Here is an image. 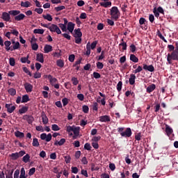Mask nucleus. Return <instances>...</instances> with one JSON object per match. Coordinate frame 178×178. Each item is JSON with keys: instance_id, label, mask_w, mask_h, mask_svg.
<instances>
[{"instance_id": "1", "label": "nucleus", "mask_w": 178, "mask_h": 178, "mask_svg": "<svg viewBox=\"0 0 178 178\" xmlns=\"http://www.w3.org/2000/svg\"><path fill=\"white\" fill-rule=\"evenodd\" d=\"M111 19L117 22L118 19L120 17V11L116 6H113L110 10Z\"/></svg>"}, {"instance_id": "2", "label": "nucleus", "mask_w": 178, "mask_h": 178, "mask_svg": "<svg viewBox=\"0 0 178 178\" xmlns=\"http://www.w3.org/2000/svg\"><path fill=\"white\" fill-rule=\"evenodd\" d=\"M167 60L169 65H172V60H178V51H174L167 56Z\"/></svg>"}, {"instance_id": "3", "label": "nucleus", "mask_w": 178, "mask_h": 178, "mask_svg": "<svg viewBox=\"0 0 178 178\" xmlns=\"http://www.w3.org/2000/svg\"><path fill=\"white\" fill-rule=\"evenodd\" d=\"M49 30L51 33H56V34H62V31H60V29H59V26L56 24H52L51 26L49 27Z\"/></svg>"}, {"instance_id": "4", "label": "nucleus", "mask_w": 178, "mask_h": 178, "mask_svg": "<svg viewBox=\"0 0 178 178\" xmlns=\"http://www.w3.org/2000/svg\"><path fill=\"white\" fill-rule=\"evenodd\" d=\"M41 140H45L47 143H49L51 140H52V134H49L47 135V134H42L40 135Z\"/></svg>"}, {"instance_id": "5", "label": "nucleus", "mask_w": 178, "mask_h": 178, "mask_svg": "<svg viewBox=\"0 0 178 178\" xmlns=\"http://www.w3.org/2000/svg\"><path fill=\"white\" fill-rule=\"evenodd\" d=\"M6 108L8 113H13V112H15V109H16V106L12 104H6Z\"/></svg>"}, {"instance_id": "6", "label": "nucleus", "mask_w": 178, "mask_h": 178, "mask_svg": "<svg viewBox=\"0 0 178 178\" xmlns=\"http://www.w3.org/2000/svg\"><path fill=\"white\" fill-rule=\"evenodd\" d=\"M1 18L3 19V20H4V22H10V14L9 13V12H3L2 13Z\"/></svg>"}, {"instance_id": "7", "label": "nucleus", "mask_w": 178, "mask_h": 178, "mask_svg": "<svg viewBox=\"0 0 178 178\" xmlns=\"http://www.w3.org/2000/svg\"><path fill=\"white\" fill-rule=\"evenodd\" d=\"M122 137H131V129L130 128H127L125 131L121 133Z\"/></svg>"}, {"instance_id": "8", "label": "nucleus", "mask_w": 178, "mask_h": 178, "mask_svg": "<svg viewBox=\"0 0 178 178\" xmlns=\"http://www.w3.org/2000/svg\"><path fill=\"white\" fill-rule=\"evenodd\" d=\"M99 122L106 123V122H111V117L109 115H102L99 118Z\"/></svg>"}, {"instance_id": "9", "label": "nucleus", "mask_w": 178, "mask_h": 178, "mask_svg": "<svg viewBox=\"0 0 178 178\" xmlns=\"http://www.w3.org/2000/svg\"><path fill=\"white\" fill-rule=\"evenodd\" d=\"M72 131H73V133H74V135L72 136V138H73L74 140H76V138H77V137H79V133H80V128L74 127Z\"/></svg>"}, {"instance_id": "10", "label": "nucleus", "mask_w": 178, "mask_h": 178, "mask_svg": "<svg viewBox=\"0 0 178 178\" xmlns=\"http://www.w3.org/2000/svg\"><path fill=\"white\" fill-rule=\"evenodd\" d=\"M24 86L26 92H31V91H33V85L31 83H25Z\"/></svg>"}, {"instance_id": "11", "label": "nucleus", "mask_w": 178, "mask_h": 178, "mask_svg": "<svg viewBox=\"0 0 178 178\" xmlns=\"http://www.w3.org/2000/svg\"><path fill=\"white\" fill-rule=\"evenodd\" d=\"M144 70H148V72H154L155 68L152 65H147V64H143Z\"/></svg>"}, {"instance_id": "12", "label": "nucleus", "mask_w": 178, "mask_h": 178, "mask_svg": "<svg viewBox=\"0 0 178 178\" xmlns=\"http://www.w3.org/2000/svg\"><path fill=\"white\" fill-rule=\"evenodd\" d=\"M36 60L40 63H44V54L39 53L36 55Z\"/></svg>"}, {"instance_id": "13", "label": "nucleus", "mask_w": 178, "mask_h": 178, "mask_svg": "<svg viewBox=\"0 0 178 178\" xmlns=\"http://www.w3.org/2000/svg\"><path fill=\"white\" fill-rule=\"evenodd\" d=\"M100 6H103V8H111L112 6V2L111 1H105V2H100Z\"/></svg>"}, {"instance_id": "14", "label": "nucleus", "mask_w": 178, "mask_h": 178, "mask_svg": "<svg viewBox=\"0 0 178 178\" xmlns=\"http://www.w3.org/2000/svg\"><path fill=\"white\" fill-rule=\"evenodd\" d=\"M129 83L131 84V86H134V84L136 83V75L134 74H131L130 75Z\"/></svg>"}, {"instance_id": "15", "label": "nucleus", "mask_w": 178, "mask_h": 178, "mask_svg": "<svg viewBox=\"0 0 178 178\" xmlns=\"http://www.w3.org/2000/svg\"><path fill=\"white\" fill-rule=\"evenodd\" d=\"M42 123L43 124H48V117H47V115H45V113L42 112Z\"/></svg>"}, {"instance_id": "16", "label": "nucleus", "mask_w": 178, "mask_h": 178, "mask_svg": "<svg viewBox=\"0 0 178 178\" xmlns=\"http://www.w3.org/2000/svg\"><path fill=\"white\" fill-rule=\"evenodd\" d=\"M155 88H156V86H155V84L152 83L147 88L146 91L149 94L152 92V91H154Z\"/></svg>"}, {"instance_id": "17", "label": "nucleus", "mask_w": 178, "mask_h": 178, "mask_svg": "<svg viewBox=\"0 0 178 178\" xmlns=\"http://www.w3.org/2000/svg\"><path fill=\"white\" fill-rule=\"evenodd\" d=\"M44 54H49V52H52V46L49 44H46L44 47Z\"/></svg>"}, {"instance_id": "18", "label": "nucleus", "mask_w": 178, "mask_h": 178, "mask_svg": "<svg viewBox=\"0 0 178 178\" xmlns=\"http://www.w3.org/2000/svg\"><path fill=\"white\" fill-rule=\"evenodd\" d=\"M12 44V42L10 41H6L4 42V45L6 47V51H13V49L10 48V45Z\"/></svg>"}, {"instance_id": "19", "label": "nucleus", "mask_w": 178, "mask_h": 178, "mask_svg": "<svg viewBox=\"0 0 178 178\" xmlns=\"http://www.w3.org/2000/svg\"><path fill=\"white\" fill-rule=\"evenodd\" d=\"M67 29L70 33H73V31L74 30V24L72 22H68Z\"/></svg>"}, {"instance_id": "20", "label": "nucleus", "mask_w": 178, "mask_h": 178, "mask_svg": "<svg viewBox=\"0 0 178 178\" xmlns=\"http://www.w3.org/2000/svg\"><path fill=\"white\" fill-rule=\"evenodd\" d=\"M20 62H22V63H27L28 65H30V63H31V61L29 60V55L26 57L21 58Z\"/></svg>"}, {"instance_id": "21", "label": "nucleus", "mask_w": 178, "mask_h": 178, "mask_svg": "<svg viewBox=\"0 0 178 178\" xmlns=\"http://www.w3.org/2000/svg\"><path fill=\"white\" fill-rule=\"evenodd\" d=\"M24 17H26L24 14H18V15L15 17V20H17V22H20V20H23Z\"/></svg>"}, {"instance_id": "22", "label": "nucleus", "mask_w": 178, "mask_h": 178, "mask_svg": "<svg viewBox=\"0 0 178 178\" xmlns=\"http://www.w3.org/2000/svg\"><path fill=\"white\" fill-rule=\"evenodd\" d=\"M65 143H66V139L65 138H61L59 141L56 140L54 142V145H63V144H65Z\"/></svg>"}, {"instance_id": "23", "label": "nucleus", "mask_w": 178, "mask_h": 178, "mask_svg": "<svg viewBox=\"0 0 178 178\" xmlns=\"http://www.w3.org/2000/svg\"><path fill=\"white\" fill-rule=\"evenodd\" d=\"M21 6L22 8H30V6H31V3L29 1H22Z\"/></svg>"}, {"instance_id": "24", "label": "nucleus", "mask_w": 178, "mask_h": 178, "mask_svg": "<svg viewBox=\"0 0 178 178\" xmlns=\"http://www.w3.org/2000/svg\"><path fill=\"white\" fill-rule=\"evenodd\" d=\"M42 17L44 20H47L48 22H52L53 20L52 15L50 14L43 15Z\"/></svg>"}, {"instance_id": "25", "label": "nucleus", "mask_w": 178, "mask_h": 178, "mask_svg": "<svg viewBox=\"0 0 178 178\" xmlns=\"http://www.w3.org/2000/svg\"><path fill=\"white\" fill-rule=\"evenodd\" d=\"M130 60H131V62H134V63H137L138 62V58H137V56H136V55L134 54H131Z\"/></svg>"}, {"instance_id": "26", "label": "nucleus", "mask_w": 178, "mask_h": 178, "mask_svg": "<svg viewBox=\"0 0 178 178\" xmlns=\"http://www.w3.org/2000/svg\"><path fill=\"white\" fill-rule=\"evenodd\" d=\"M15 136L18 138H23L24 137V134L22 132H20L19 131H17L15 132Z\"/></svg>"}, {"instance_id": "27", "label": "nucleus", "mask_w": 178, "mask_h": 178, "mask_svg": "<svg viewBox=\"0 0 178 178\" xmlns=\"http://www.w3.org/2000/svg\"><path fill=\"white\" fill-rule=\"evenodd\" d=\"M165 131H166L168 136H170V134H172L173 133V129L168 125H166Z\"/></svg>"}, {"instance_id": "28", "label": "nucleus", "mask_w": 178, "mask_h": 178, "mask_svg": "<svg viewBox=\"0 0 178 178\" xmlns=\"http://www.w3.org/2000/svg\"><path fill=\"white\" fill-rule=\"evenodd\" d=\"M9 14L12 16H17V15H20V10H14L9 11Z\"/></svg>"}, {"instance_id": "29", "label": "nucleus", "mask_w": 178, "mask_h": 178, "mask_svg": "<svg viewBox=\"0 0 178 178\" xmlns=\"http://www.w3.org/2000/svg\"><path fill=\"white\" fill-rule=\"evenodd\" d=\"M19 178H27L26 177V170H24V168L21 169Z\"/></svg>"}, {"instance_id": "30", "label": "nucleus", "mask_w": 178, "mask_h": 178, "mask_svg": "<svg viewBox=\"0 0 178 178\" xmlns=\"http://www.w3.org/2000/svg\"><path fill=\"white\" fill-rule=\"evenodd\" d=\"M44 31H45L44 29H36L33 30L34 34H44Z\"/></svg>"}, {"instance_id": "31", "label": "nucleus", "mask_w": 178, "mask_h": 178, "mask_svg": "<svg viewBox=\"0 0 178 178\" xmlns=\"http://www.w3.org/2000/svg\"><path fill=\"white\" fill-rule=\"evenodd\" d=\"M29 101H30L29 95H24L22 96V101H21L22 103L29 102Z\"/></svg>"}, {"instance_id": "32", "label": "nucleus", "mask_w": 178, "mask_h": 178, "mask_svg": "<svg viewBox=\"0 0 178 178\" xmlns=\"http://www.w3.org/2000/svg\"><path fill=\"white\" fill-rule=\"evenodd\" d=\"M51 130H53V131H59V130H60V128L59 127V126H58V124H54L51 125Z\"/></svg>"}, {"instance_id": "33", "label": "nucleus", "mask_w": 178, "mask_h": 178, "mask_svg": "<svg viewBox=\"0 0 178 178\" xmlns=\"http://www.w3.org/2000/svg\"><path fill=\"white\" fill-rule=\"evenodd\" d=\"M32 145L33 147H40V143L38 142V139L36 138H33Z\"/></svg>"}, {"instance_id": "34", "label": "nucleus", "mask_w": 178, "mask_h": 178, "mask_svg": "<svg viewBox=\"0 0 178 178\" xmlns=\"http://www.w3.org/2000/svg\"><path fill=\"white\" fill-rule=\"evenodd\" d=\"M10 156L12 158V159H13V161H16V159L19 158V153L18 152L13 153L10 155Z\"/></svg>"}, {"instance_id": "35", "label": "nucleus", "mask_w": 178, "mask_h": 178, "mask_svg": "<svg viewBox=\"0 0 178 178\" xmlns=\"http://www.w3.org/2000/svg\"><path fill=\"white\" fill-rule=\"evenodd\" d=\"M83 33H81V31H80V29L75 30V34L74 37H81Z\"/></svg>"}, {"instance_id": "36", "label": "nucleus", "mask_w": 178, "mask_h": 178, "mask_svg": "<svg viewBox=\"0 0 178 178\" xmlns=\"http://www.w3.org/2000/svg\"><path fill=\"white\" fill-rule=\"evenodd\" d=\"M64 9H66L65 6H60L54 8V10H56V12H60V10H63Z\"/></svg>"}, {"instance_id": "37", "label": "nucleus", "mask_w": 178, "mask_h": 178, "mask_svg": "<svg viewBox=\"0 0 178 178\" xmlns=\"http://www.w3.org/2000/svg\"><path fill=\"white\" fill-rule=\"evenodd\" d=\"M157 35H158V37H159V38H161V40L164 41V42H168V40H166V39H165V37H163V35H162V33H161V31H157Z\"/></svg>"}, {"instance_id": "38", "label": "nucleus", "mask_w": 178, "mask_h": 178, "mask_svg": "<svg viewBox=\"0 0 178 178\" xmlns=\"http://www.w3.org/2000/svg\"><path fill=\"white\" fill-rule=\"evenodd\" d=\"M29 111V107L23 106L22 108L19 110V113L23 114L26 113Z\"/></svg>"}, {"instance_id": "39", "label": "nucleus", "mask_w": 178, "mask_h": 178, "mask_svg": "<svg viewBox=\"0 0 178 178\" xmlns=\"http://www.w3.org/2000/svg\"><path fill=\"white\" fill-rule=\"evenodd\" d=\"M56 65L58 67H63V66H65V63H63V60H58L56 61Z\"/></svg>"}, {"instance_id": "40", "label": "nucleus", "mask_w": 178, "mask_h": 178, "mask_svg": "<svg viewBox=\"0 0 178 178\" xmlns=\"http://www.w3.org/2000/svg\"><path fill=\"white\" fill-rule=\"evenodd\" d=\"M23 162H24L25 163H27V162H29V161H30V155L29 154H26L23 159H22Z\"/></svg>"}, {"instance_id": "41", "label": "nucleus", "mask_w": 178, "mask_h": 178, "mask_svg": "<svg viewBox=\"0 0 178 178\" xmlns=\"http://www.w3.org/2000/svg\"><path fill=\"white\" fill-rule=\"evenodd\" d=\"M91 54V49L90 46V42L86 44V55H90Z\"/></svg>"}, {"instance_id": "42", "label": "nucleus", "mask_w": 178, "mask_h": 178, "mask_svg": "<svg viewBox=\"0 0 178 178\" xmlns=\"http://www.w3.org/2000/svg\"><path fill=\"white\" fill-rule=\"evenodd\" d=\"M140 72H143V67L139 65L135 70L133 71V73L137 74V73H140Z\"/></svg>"}, {"instance_id": "43", "label": "nucleus", "mask_w": 178, "mask_h": 178, "mask_svg": "<svg viewBox=\"0 0 178 178\" xmlns=\"http://www.w3.org/2000/svg\"><path fill=\"white\" fill-rule=\"evenodd\" d=\"M99 140H101V136H93L92 138L91 141L92 143H98L99 141Z\"/></svg>"}, {"instance_id": "44", "label": "nucleus", "mask_w": 178, "mask_h": 178, "mask_svg": "<svg viewBox=\"0 0 178 178\" xmlns=\"http://www.w3.org/2000/svg\"><path fill=\"white\" fill-rule=\"evenodd\" d=\"M123 86V83L122 81H119L117 84V90L119 92L122 91V87Z\"/></svg>"}, {"instance_id": "45", "label": "nucleus", "mask_w": 178, "mask_h": 178, "mask_svg": "<svg viewBox=\"0 0 178 178\" xmlns=\"http://www.w3.org/2000/svg\"><path fill=\"white\" fill-rule=\"evenodd\" d=\"M65 162L66 163H70V161H72V157H70V155H67L64 156Z\"/></svg>"}, {"instance_id": "46", "label": "nucleus", "mask_w": 178, "mask_h": 178, "mask_svg": "<svg viewBox=\"0 0 178 178\" xmlns=\"http://www.w3.org/2000/svg\"><path fill=\"white\" fill-rule=\"evenodd\" d=\"M19 48H20V43L19 42H16L13 45V51L19 49Z\"/></svg>"}, {"instance_id": "47", "label": "nucleus", "mask_w": 178, "mask_h": 178, "mask_svg": "<svg viewBox=\"0 0 178 178\" xmlns=\"http://www.w3.org/2000/svg\"><path fill=\"white\" fill-rule=\"evenodd\" d=\"M8 91L10 95H16V90L15 88H10Z\"/></svg>"}, {"instance_id": "48", "label": "nucleus", "mask_w": 178, "mask_h": 178, "mask_svg": "<svg viewBox=\"0 0 178 178\" xmlns=\"http://www.w3.org/2000/svg\"><path fill=\"white\" fill-rule=\"evenodd\" d=\"M49 80V82L52 84V86H54L56 83V81H58V79H56V78L55 77H53L52 76Z\"/></svg>"}, {"instance_id": "49", "label": "nucleus", "mask_w": 178, "mask_h": 178, "mask_svg": "<svg viewBox=\"0 0 178 178\" xmlns=\"http://www.w3.org/2000/svg\"><path fill=\"white\" fill-rule=\"evenodd\" d=\"M9 63L10 66H15V65H16V61L13 58H10Z\"/></svg>"}, {"instance_id": "50", "label": "nucleus", "mask_w": 178, "mask_h": 178, "mask_svg": "<svg viewBox=\"0 0 178 178\" xmlns=\"http://www.w3.org/2000/svg\"><path fill=\"white\" fill-rule=\"evenodd\" d=\"M82 111L84 113H87L90 111V108H88V106L84 105L82 107Z\"/></svg>"}, {"instance_id": "51", "label": "nucleus", "mask_w": 178, "mask_h": 178, "mask_svg": "<svg viewBox=\"0 0 178 178\" xmlns=\"http://www.w3.org/2000/svg\"><path fill=\"white\" fill-rule=\"evenodd\" d=\"M84 149L87 151H91V145L90 143H86L84 145Z\"/></svg>"}, {"instance_id": "52", "label": "nucleus", "mask_w": 178, "mask_h": 178, "mask_svg": "<svg viewBox=\"0 0 178 178\" xmlns=\"http://www.w3.org/2000/svg\"><path fill=\"white\" fill-rule=\"evenodd\" d=\"M92 146L95 149H98L99 148V145H98V142H92Z\"/></svg>"}, {"instance_id": "53", "label": "nucleus", "mask_w": 178, "mask_h": 178, "mask_svg": "<svg viewBox=\"0 0 178 178\" xmlns=\"http://www.w3.org/2000/svg\"><path fill=\"white\" fill-rule=\"evenodd\" d=\"M96 66L99 70L104 69V64L101 62H97Z\"/></svg>"}, {"instance_id": "54", "label": "nucleus", "mask_w": 178, "mask_h": 178, "mask_svg": "<svg viewBox=\"0 0 178 178\" xmlns=\"http://www.w3.org/2000/svg\"><path fill=\"white\" fill-rule=\"evenodd\" d=\"M74 126H67V133H72L74 129Z\"/></svg>"}, {"instance_id": "55", "label": "nucleus", "mask_w": 178, "mask_h": 178, "mask_svg": "<svg viewBox=\"0 0 178 178\" xmlns=\"http://www.w3.org/2000/svg\"><path fill=\"white\" fill-rule=\"evenodd\" d=\"M58 26L60 29H61L62 31H66V25L65 24H59Z\"/></svg>"}, {"instance_id": "56", "label": "nucleus", "mask_w": 178, "mask_h": 178, "mask_svg": "<svg viewBox=\"0 0 178 178\" xmlns=\"http://www.w3.org/2000/svg\"><path fill=\"white\" fill-rule=\"evenodd\" d=\"M97 41H94L93 42H92V44H90V49H95V47H97Z\"/></svg>"}, {"instance_id": "57", "label": "nucleus", "mask_w": 178, "mask_h": 178, "mask_svg": "<svg viewBox=\"0 0 178 178\" xmlns=\"http://www.w3.org/2000/svg\"><path fill=\"white\" fill-rule=\"evenodd\" d=\"M34 173H35V168H31L29 170V176H33V175H34Z\"/></svg>"}, {"instance_id": "58", "label": "nucleus", "mask_w": 178, "mask_h": 178, "mask_svg": "<svg viewBox=\"0 0 178 178\" xmlns=\"http://www.w3.org/2000/svg\"><path fill=\"white\" fill-rule=\"evenodd\" d=\"M31 47L33 51H37V49H38V44H37L36 43H32Z\"/></svg>"}, {"instance_id": "59", "label": "nucleus", "mask_w": 178, "mask_h": 178, "mask_svg": "<svg viewBox=\"0 0 178 178\" xmlns=\"http://www.w3.org/2000/svg\"><path fill=\"white\" fill-rule=\"evenodd\" d=\"M94 79H101V74L98 72H93Z\"/></svg>"}, {"instance_id": "60", "label": "nucleus", "mask_w": 178, "mask_h": 178, "mask_svg": "<svg viewBox=\"0 0 178 178\" xmlns=\"http://www.w3.org/2000/svg\"><path fill=\"white\" fill-rule=\"evenodd\" d=\"M72 81L74 86H77V84H79V80H77V78H76V77H73L72 79Z\"/></svg>"}, {"instance_id": "61", "label": "nucleus", "mask_w": 178, "mask_h": 178, "mask_svg": "<svg viewBox=\"0 0 178 178\" xmlns=\"http://www.w3.org/2000/svg\"><path fill=\"white\" fill-rule=\"evenodd\" d=\"M23 70L24 73H26V74H29V76H31V72H30L28 67H24Z\"/></svg>"}, {"instance_id": "62", "label": "nucleus", "mask_w": 178, "mask_h": 178, "mask_svg": "<svg viewBox=\"0 0 178 178\" xmlns=\"http://www.w3.org/2000/svg\"><path fill=\"white\" fill-rule=\"evenodd\" d=\"M76 44H81V37H74Z\"/></svg>"}, {"instance_id": "63", "label": "nucleus", "mask_w": 178, "mask_h": 178, "mask_svg": "<svg viewBox=\"0 0 178 178\" xmlns=\"http://www.w3.org/2000/svg\"><path fill=\"white\" fill-rule=\"evenodd\" d=\"M19 175H20V170H16L14 172V178H19Z\"/></svg>"}, {"instance_id": "64", "label": "nucleus", "mask_w": 178, "mask_h": 178, "mask_svg": "<svg viewBox=\"0 0 178 178\" xmlns=\"http://www.w3.org/2000/svg\"><path fill=\"white\" fill-rule=\"evenodd\" d=\"M141 133L136 134L135 136V139L137 140V141H140L141 140Z\"/></svg>"}]
</instances>
